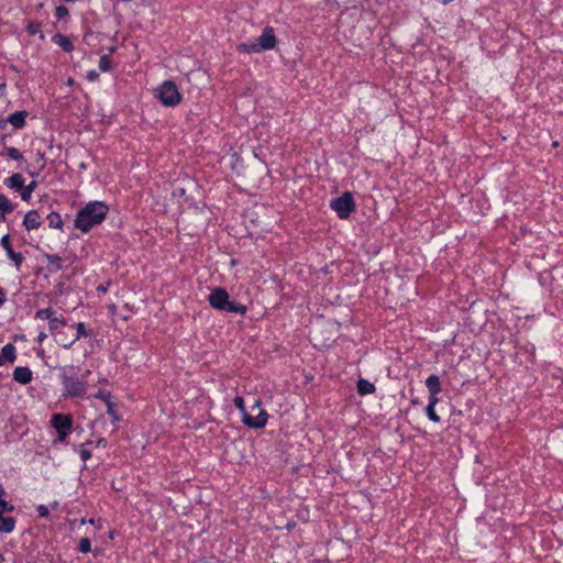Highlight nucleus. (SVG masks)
Instances as JSON below:
<instances>
[{
	"mask_svg": "<svg viewBox=\"0 0 563 563\" xmlns=\"http://www.w3.org/2000/svg\"><path fill=\"white\" fill-rule=\"evenodd\" d=\"M5 87L4 84H0V90L3 89Z\"/></svg>",
	"mask_w": 563,
	"mask_h": 563,
	"instance_id": "nucleus-43",
	"label": "nucleus"
},
{
	"mask_svg": "<svg viewBox=\"0 0 563 563\" xmlns=\"http://www.w3.org/2000/svg\"><path fill=\"white\" fill-rule=\"evenodd\" d=\"M55 14L57 19H64L66 15H68V9L64 5H59L56 8Z\"/></svg>",
	"mask_w": 563,
	"mask_h": 563,
	"instance_id": "nucleus-33",
	"label": "nucleus"
},
{
	"mask_svg": "<svg viewBox=\"0 0 563 563\" xmlns=\"http://www.w3.org/2000/svg\"><path fill=\"white\" fill-rule=\"evenodd\" d=\"M27 117L26 111H16L10 114L7 121L12 124L15 129H21L25 124V119Z\"/></svg>",
	"mask_w": 563,
	"mask_h": 563,
	"instance_id": "nucleus-14",
	"label": "nucleus"
},
{
	"mask_svg": "<svg viewBox=\"0 0 563 563\" xmlns=\"http://www.w3.org/2000/svg\"><path fill=\"white\" fill-rule=\"evenodd\" d=\"M38 516L42 518H47L49 516L48 508L45 505H40L37 507Z\"/></svg>",
	"mask_w": 563,
	"mask_h": 563,
	"instance_id": "nucleus-34",
	"label": "nucleus"
},
{
	"mask_svg": "<svg viewBox=\"0 0 563 563\" xmlns=\"http://www.w3.org/2000/svg\"><path fill=\"white\" fill-rule=\"evenodd\" d=\"M32 378L33 374L29 367L19 366L13 371V379L22 385L29 384Z\"/></svg>",
	"mask_w": 563,
	"mask_h": 563,
	"instance_id": "nucleus-12",
	"label": "nucleus"
},
{
	"mask_svg": "<svg viewBox=\"0 0 563 563\" xmlns=\"http://www.w3.org/2000/svg\"><path fill=\"white\" fill-rule=\"evenodd\" d=\"M159 101L166 107H174L178 104L181 100V96L176 87V85L170 81H164L157 89L156 93Z\"/></svg>",
	"mask_w": 563,
	"mask_h": 563,
	"instance_id": "nucleus-6",
	"label": "nucleus"
},
{
	"mask_svg": "<svg viewBox=\"0 0 563 563\" xmlns=\"http://www.w3.org/2000/svg\"><path fill=\"white\" fill-rule=\"evenodd\" d=\"M51 426L57 432V441L65 442L73 430V417L70 415L54 413L51 418Z\"/></svg>",
	"mask_w": 563,
	"mask_h": 563,
	"instance_id": "nucleus-7",
	"label": "nucleus"
},
{
	"mask_svg": "<svg viewBox=\"0 0 563 563\" xmlns=\"http://www.w3.org/2000/svg\"><path fill=\"white\" fill-rule=\"evenodd\" d=\"M41 224V217L36 210H31L24 216L23 225L26 230L38 229Z\"/></svg>",
	"mask_w": 563,
	"mask_h": 563,
	"instance_id": "nucleus-11",
	"label": "nucleus"
},
{
	"mask_svg": "<svg viewBox=\"0 0 563 563\" xmlns=\"http://www.w3.org/2000/svg\"><path fill=\"white\" fill-rule=\"evenodd\" d=\"M2 361L7 360L10 363L15 361V346L12 343H8L2 347L1 352Z\"/></svg>",
	"mask_w": 563,
	"mask_h": 563,
	"instance_id": "nucleus-21",
	"label": "nucleus"
},
{
	"mask_svg": "<svg viewBox=\"0 0 563 563\" xmlns=\"http://www.w3.org/2000/svg\"><path fill=\"white\" fill-rule=\"evenodd\" d=\"M330 206L341 219H347L355 210V202L351 192H344L341 197L333 199Z\"/></svg>",
	"mask_w": 563,
	"mask_h": 563,
	"instance_id": "nucleus-8",
	"label": "nucleus"
},
{
	"mask_svg": "<svg viewBox=\"0 0 563 563\" xmlns=\"http://www.w3.org/2000/svg\"><path fill=\"white\" fill-rule=\"evenodd\" d=\"M37 186V183L36 181H31L29 185H23L21 191H20V195H21V198L22 200L24 201H29L31 199V196H32V192L34 191V189L36 188Z\"/></svg>",
	"mask_w": 563,
	"mask_h": 563,
	"instance_id": "nucleus-23",
	"label": "nucleus"
},
{
	"mask_svg": "<svg viewBox=\"0 0 563 563\" xmlns=\"http://www.w3.org/2000/svg\"><path fill=\"white\" fill-rule=\"evenodd\" d=\"M13 509V505L8 503L4 498L0 499V515H4V512H11Z\"/></svg>",
	"mask_w": 563,
	"mask_h": 563,
	"instance_id": "nucleus-31",
	"label": "nucleus"
},
{
	"mask_svg": "<svg viewBox=\"0 0 563 563\" xmlns=\"http://www.w3.org/2000/svg\"><path fill=\"white\" fill-rule=\"evenodd\" d=\"M69 367L59 368V378L63 384L64 397H82L87 391V384L71 375H69Z\"/></svg>",
	"mask_w": 563,
	"mask_h": 563,
	"instance_id": "nucleus-4",
	"label": "nucleus"
},
{
	"mask_svg": "<svg viewBox=\"0 0 563 563\" xmlns=\"http://www.w3.org/2000/svg\"><path fill=\"white\" fill-rule=\"evenodd\" d=\"M47 220H48V224H49L51 228L62 229L63 220H62V218H60V216L58 213L51 212L47 216Z\"/></svg>",
	"mask_w": 563,
	"mask_h": 563,
	"instance_id": "nucleus-24",
	"label": "nucleus"
},
{
	"mask_svg": "<svg viewBox=\"0 0 563 563\" xmlns=\"http://www.w3.org/2000/svg\"><path fill=\"white\" fill-rule=\"evenodd\" d=\"M47 338V334L44 332H41L37 336V341L42 343Z\"/></svg>",
	"mask_w": 563,
	"mask_h": 563,
	"instance_id": "nucleus-38",
	"label": "nucleus"
},
{
	"mask_svg": "<svg viewBox=\"0 0 563 563\" xmlns=\"http://www.w3.org/2000/svg\"><path fill=\"white\" fill-rule=\"evenodd\" d=\"M234 406L242 413V422L252 429H261L264 428L268 420V413L262 408V402L260 399L255 400L253 406L251 407V411H257L256 416H253L249 412L244 405V399L241 396H236L233 399Z\"/></svg>",
	"mask_w": 563,
	"mask_h": 563,
	"instance_id": "nucleus-2",
	"label": "nucleus"
},
{
	"mask_svg": "<svg viewBox=\"0 0 563 563\" xmlns=\"http://www.w3.org/2000/svg\"><path fill=\"white\" fill-rule=\"evenodd\" d=\"M5 214H7V213H2V212H0V222L5 221Z\"/></svg>",
	"mask_w": 563,
	"mask_h": 563,
	"instance_id": "nucleus-41",
	"label": "nucleus"
},
{
	"mask_svg": "<svg viewBox=\"0 0 563 563\" xmlns=\"http://www.w3.org/2000/svg\"><path fill=\"white\" fill-rule=\"evenodd\" d=\"M108 206L100 201H92L78 211L75 227L82 232H88L93 225L103 221L108 213Z\"/></svg>",
	"mask_w": 563,
	"mask_h": 563,
	"instance_id": "nucleus-1",
	"label": "nucleus"
},
{
	"mask_svg": "<svg viewBox=\"0 0 563 563\" xmlns=\"http://www.w3.org/2000/svg\"><path fill=\"white\" fill-rule=\"evenodd\" d=\"M79 454H80V457H81L82 461H87V460H89L91 457V452L89 450H87V449H81L79 451Z\"/></svg>",
	"mask_w": 563,
	"mask_h": 563,
	"instance_id": "nucleus-35",
	"label": "nucleus"
},
{
	"mask_svg": "<svg viewBox=\"0 0 563 563\" xmlns=\"http://www.w3.org/2000/svg\"><path fill=\"white\" fill-rule=\"evenodd\" d=\"M4 488L3 486L0 484V499H3V496H4Z\"/></svg>",
	"mask_w": 563,
	"mask_h": 563,
	"instance_id": "nucleus-40",
	"label": "nucleus"
},
{
	"mask_svg": "<svg viewBox=\"0 0 563 563\" xmlns=\"http://www.w3.org/2000/svg\"><path fill=\"white\" fill-rule=\"evenodd\" d=\"M209 303L212 308L236 314H244L246 307L244 305L231 301L228 291L224 288H214L209 295Z\"/></svg>",
	"mask_w": 563,
	"mask_h": 563,
	"instance_id": "nucleus-3",
	"label": "nucleus"
},
{
	"mask_svg": "<svg viewBox=\"0 0 563 563\" xmlns=\"http://www.w3.org/2000/svg\"><path fill=\"white\" fill-rule=\"evenodd\" d=\"M106 443H107L106 439L100 438V439L97 441V446H106Z\"/></svg>",
	"mask_w": 563,
	"mask_h": 563,
	"instance_id": "nucleus-39",
	"label": "nucleus"
},
{
	"mask_svg": "<svg viewBox=\"0 0 563 563\" xmlns=\"http://www.w3.org/2000/svg\"><path fill=\"white\" fill-rule=\"evenodd\" d=\"M77 334L74 338L75 342L80 338H86L89 335V332L86 330L85 324L82 322H78L76 324Z\"/></svg>",
	"mask_w": 563,
	"mask_h": 563,
	"instance_id": "nucleus-29",
	"label": "nucleus"
},
{
	"mask_svg": "<svg viewBox=\"0 0 563 563\" xmlns=\"http://www.w3.org/2000/svg\"><path fill=\"white\" fill-rule=\"evenodd\" d=\"M53 42L65 52H71L74 49V45H73L71 41L63 34L54 35Z\"/></svg>",
	"mask_w": 563,
	"mask_h": 563,
	"instance_id": "nucleus-18",
	"label": "nucleus"
},
{
	"mask_svg": "<svg viewBox=\"0 0 563 563\" xmlns=\"http://www.w3.org/2000/svg\"><path fill=\"white\" fill-rule=\"evenodd\" d=\"M2 562H3V556H2V554H0V563H2Z\"/></svg>",
	"mask_w": 563,
	"mask_h": 563,
	"instance_id": "nucleus-46",
	"label": "nucleus"
},
{
	"mask_svg": "<svg viewBox=\"0 0 563 563\" xmlns=\"http://www.w3.org/2000/svg\"><path fill=\"white\" fill-rule=\"evenodd\" d=\"M15 528V519L13 517H4L0 515V532L11 533Z\"/></svg>",
	"mask_w": 563,
	"mask_h": 563,
	"instance_id": "nucleus-19",
	"label": "nucleus"
},
{
	"mask_svg": "<svg viewBox=\"0 0 563 563\" xmlns=\"http://www.w3.org/2000/svg\"><path fill=\"white\" fill-rule=\"evenodd\" d=\"M249 412H251L253 416H256V413H257V411H251V410Z\"/></svg>",
	"mask_w": 563,
	"mask_h": 563,
	"instance_id": "nucleus-44",
	"label": "nucleus"
},
{
	"mask_svg": "<svg viewBox=\"0 0 563 563\" xmlns=\"http://www.w3.org/2000/svg\"><path fill=\"white\" fill-rule=\"evenodd\" d=\"M54 316L56 314L51 308L40 309L35 313L36 319L48 320V322L54 318Z\"/></svg>",
	"mask_w": 563,
	"mask_h": 563,
	"instance_id": "nucleus-25",
	"label": "nucleus"
},
{
	"mask_svg": "<svg viewBox=\"0 0 563 563\" xmlns=\"http://www.w3.org/2000/svg\"><path fill=\"white\" fill-rule=\"evenodd\" d=\"M438 401H439L438 397H429V404L427 406V415H428L429 419L432 420L433 422L440 421V417L437 415L435 409H434Z\"/></svg>",
	"mask_w": 563,
	"mask_h": 563,
	"instance_id": "nucleus-20",
	"label": "nucleus"
},
{
	"mask_svg": "<svg viewBox=\"0 0 563 563\" xmlns=\"http://www.w3.org/2000/svg\"><path fill=\"white\" fill-rule=\"evenodd\" d=\"M55 336V341L60 345L63 346L64 349H69L74 343H75V340L71 339V340H67L65 336H64V333L62 332L60 335H54Z\"/></svg>",
	"mask_w": 563,
	"mask_h": 563,
	"instance_id": "nucleus-27",
	"label": "nucleus"
},
{
	"mask_svg": "<svg viewBox=\"0 0 563 563\" xmlns=\"http://www.w3.org/2000/svg\"><path fill=\"white\" fill-rule=\"evenodd\" d=\"M12 210L13 206L10 200L3 194H0V212L10 213Z\"/></svg>",
	"mask_w": 563,
	"mask_h": 563,
	"instance_id": "nucleus-26",
	"label": "nucleus"
},
{
	"mask_svg": "<svg viewBox=\"0 0 563 563\" xmlns=\"http://www.w3.org/2000/svg\"><path fill=\"white\" fill-rule=\"evenodd\" d=\"M1 155H5L10 159L16 162H25L23 154L16 147L13 146L3 145Z\"/></svg>",
	"mask_w": 563,
	"mask_h": 563,
	"instance_id": "nucleus-17",
	"label": "nucleus"
},
{
	"mask_svg": "<svg viewBox=\"0 0 563 563\" xmlns=\"http://www.w3.org/2000/svg\"><path fill=\"white\" fill-rule=\"evenodd\" d=\"M32 177H35L37 174L31 172L30 169H25Z\"/></svg>",
	"mask_w": 563,
	"mask_h": 563,
	"instance_id": "nucleus-42",
	"label": "nucleus"
},
{
	"mask_svg": "<svg viewBox=\"0 0 563 563\" xmlns=\"http://www.w3.org/2000/svg\"><path fill=\"white\" fill-rule=\"evenodd\" d=\"M40 155V158L43 159L44 158V154H38Z\"/></svg>",
	"mask_w": 563,
	"mask_h": 563,
	"instance_id": "nucleus-47",
	"label": "nucleus"
},
{
	"mask_svg": "<svg viewBox=\"0 0 563 563\" xmlns=\"http://www.w3.org/2000/svg\"><path fill=\"white\" fill-rule=\"evenodd\" d=\"M93 397L97 398V399L103 400L104 401V406H107L108 415H110L114 421L119 420L117 405L114 402H112L111 394L109 391H107V390H99L98 393H96L93 395Z\"/></svg>",
	"mask_w": 563,
	"mask_h": 563,
	"instance_id": "nucleus-9",
	"label": "nucleus"
},
{
	"mask_svg": "<svg viewBox=\"0 0 563 563\" xmlns=\"http://www.w3.org/2000/svg\"><path fill=\"white\" fill-rule=\"evenodd\" d=\"M7 300V294L5 291L0 287V307Z\"/></svg>",
	"mask_w": 563,
	"mask_h": 563,
	"instance_id": "nucleus-37",
	"label": "nucleus"
},
{
	"mask_svg": "<svg viewBox=\"0 0 563 563\" xmlns=\"http://www.w3.org/2000/svg\"><path fill=\"white\" fill-rule=\"evenodd\" d=\"M426 386L430 393L429 397H438V394L441 391V384L437 375H430L426 380Z\"/></svg>",
	"mask_w": 563,
	"mask_h": 563,
	"instance_id": "nucleus-13",
	"label": "nucleus"
},
{
	"mask_svg": "<svg viewBox=\"0 0 563 563\" xmlns=\"http://www.w3.org/2000/svg\"><path fill=\"white\" fill-rule=\"evenodd\" d=\"M4 185L20 192L24 185V178L21 174L15 173L12 176L4 179Z\"/></svg>",
	"mask_w": 563,
	"mask_h": 563,
	"instance_id": "nucleus-15",
	"label": "nucleus"
},
{
	"mask_svg": "<svg viewBox=\"0 0 563 563\" xmlns=\"http://www.w3.org/2000/svg\"><path fill=\"white\" fill-rule=\"evenodd\" d=\"M99 75L96 70H90L87 75V79L90 80V81H95L96 79H98Z\"/></svg>",
	"mask_w": 563,
	"mask_h": 563,
	"instance_id": "nucleus-36",
	"label": "nucleus"
},
{
	"mask_svg": "<svg viewBox=\"0 0 563 563\" xmlns=\"http://www.w3.org/2000/svg\"><path fill=\"white\" fill-rule=\"evenodd\" d=\"M357 390L361 395H368L375 391V387L366 379H360L357 383Z\"/></svg>",
	"mask_w": 563,
	"mask_h": 563,
	"instance_id": "nucleus-22",
	"label": "nucleus"
},
{
	"mask_svg": "<svg viewBox=\"0 0 563 563\" xmlns=\"http://www.w3.org/2000/svg\"><path fill=\"white\" fill-rule=\"evenodd\" d=\"M57 505H58V504L55 501V503L53 504V508H56V507H57Z\"/></svg>",
	"mask_w": 563,
	"mask_h": 563,
	"instance_id": "nucleus-48",
	"label": "nucleus"
},
{
	"mask_svg": "<svg viewBox=\"0 0 563 563\" xmlns=\"http://www.w3.org/2000/svg\"><path fill=\"white\" fill-rule=\"evenodd\" d=\"M26 30L32 35L40 33L41 32V23L34 22V21L29 22L26 25Z\"/></svg>",
	"mask_w": 563,
	"mask_h": 563,
	"instance_id": "nucleus-32",
	"label": "nucleus"
},
{
	"mask_svg": "<svg viewBox=\"0 0 563 563\" xmlns=\"http://www.w3.org/2000/svg\"><path fill=\"white\" fill-rule=\"evenodd\" d=\"M99 68L102 71H108L111 69V58L109 55H102L99 59Z\"/></svg>",
	"mask_w": 563,
	"mask_h": 563,
	"instance_id": "nucleus-28",
	"label": "nucleus"
},
{
	"mask_svg": "<svg viewBox=\"0 0 563 563\" xmlns=\"http://www.w3.org/2000/svg\"><path fill=\"white\" fill-rule=\"evenodd\" d=\"M1 246L5 250L7 255L11 261L14 262L15 266L19 268L23 262V255L21 253H16L12 250L10 244V236L8 234L3 235L1 239Z\"/></svg>",
	"mask_w": 563,
	"mask_h": 563,
	"instance_id": "nucleus-10",
	"label": "nucleus"
},
{
	"mask_svg": "<svg viewBox=\"0 0 563 563\" xmlns=\"http://www.w3.org/2000/svg\"><path fill=\"white\" fill-rule=\"evenodd\" d=\"M48 325L53 335H60V329L66 325V320L63 316H54V318L48 322Z\"/></svg>",
	"mask_w": 563,
	"mask_h": 563,
	"instance_id": "nucleus-16",
	"label": "nucleus"
},
{
	"mask_svg": "<svg viewBox=\"0 0 563 563\" xmlns=\"http://www.w3.org/2000/svg\"><path fill=\"white\" fill-rule=\"evenodd\" d=\"M91 550L90 540L88 538H81L78 544V551L81 553H88Z\"/></svg>",
	"mask_w": 563,
	"mask_h": 563,
	"instance_id": "nucleus-30",
	"label": "nucleus"
},
{
	"mask_svg": "<svg viewBox=\"0 0 563 563\" xmlns=\"http://www.w3.org/2000/svg\"><path fill=\"white\" fill-rule=\"evenodd\" d=\"M451 1H452V0H443V3H445V4H446V3L451 2Z\"/></svg>",
	"mask_w": 563,
	"mask_h": 563,
	"instance_id": "nucleus-45",
	"label": "nucleus"
},
{
	"mask_svg": "<svg viewBox=\"0 0 563 563\" xmlns=\"http://www.w3.org/2000/svg\"><path fill=\"white\" fill-rule=\"evenodd\" d=\"M276 45V36L274 34V30L271 26H266L258 37V42H250V43H241L238 45L239 52L242 53H260L262 51H267L274 48Z\"/></svg>",
	"mask_w": 563,
	"mask_h": 563,
	"instance_id": "nucleus-5",
	"label": "nucleus"
}]
</instances>
